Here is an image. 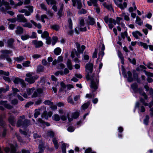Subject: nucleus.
Returning a JSON list of instances; mask_svg holds the SVG:
<instances>
[{
  "mask_svg": "<svg viewBox=\"0 0 153 153\" xmlns=\"http://www.w3.org/2000/svg\"><path fill=\"white\" fill-rule=\"evenodd\" d=\"M26 75L27 77L25 79V81L30 84L33 83L38 78L37 76L33 72L28 73Z\"/></svg>",
  "mask_w": 153,
  "mask_h": 153,
  "instance_id": "f257e3e1",
  "label": "nucleus"
},
{
  "mask_svg": "<svg viewBox=\"0 0 153 153\" xmlns=\"http://www.w3.org/2000/svg\"><path fill=\"white\" fill-rule=\"evenodd\" d=\"M30 124V120L25 119L24 116L22 115L19 118L17 125L18 126H22V127H25L28 126Z\"/></svg>",
  "mask_w": 153,
  "mask_h": 153,
  "instance_id": "f03ea898",
  "label": "nucleus"
},
{
  "mask_svg": "<svg viewBox=\"0 0 153 153\" xmlns=\"http://www.w3.org/2000/svg\"><path fill=\"white\" fill-rule=\"evenodd\" d=\"M27 94L25 93L23 95V97L25 98H30L28 96L30 95L32 93H33V94L31 97V98H34L36 97L37 96V92L35 91V88H28L27 89Z\"/></svg>",
  "mask_w": 153,
  "mask_h": 153,
  "instance_id": "7ed1b4c3",
  "label": "nucleus"
},
{
  "mask_svg": "<svg viewBox=\"0 0 153 153\" xmlns=\"http://www.w3.org/2000/svg\"><path fill=\"white\" fill-rule=\"evenodd\" d=\"M93 66V64L90 63L87 64L86 65V71L88 74V75L86 76L87 79H89L88 76L89 74L91 73L92 72Z\"/></svg>",
  "mask_w": 153,
  "mask_h": 153,
  "instance_id": "20e7f679",
  "label": "nucleus"
},
{
  "mask_svg": "<svg viewBox=\"0 0 153 153\" xmlns=\"http://www.w3.org/2000/svg\"><path fill=\"white\" fill-rule=\"evenodd\" d=\"M122 0H115L114 2L115 4L119 7L121 9H123L126 8L127 6V4L126 2H125L123 3L122 4H121Z\"/></svg>",
  "mask_w": 153,
  "mask_h": 153,
  "instance_id": "39448f33",
  "label": "nucleus"
},
{
  "mask_svg": "<svg viewBox=\"0 0 153 153\" xmlns=\"http://www.w3.org/2000/svg\"><path fill=\"white\" fill-rule=\"evenodd\" d=\"M98 81L99 80L97 79H94L93 80H91V87L92 89L94 90L97 89Z\"/></svg>",
  "mask_w": 153,
  "mask_h": 153,
  "instance_id": "423d86ee",
  "label": "nucleus"
},
{
  "mask_svg": "<svg viewBox=\"0 0 153 153\" xmlns=\"http://www.w3.org/2000/svg\"><path fill=\"white\" fill-rule=\"evenodd\" d=\"M68 28L70 30H68L67 33L68 35H71L73 34L74 31L71 30L72 28V23L71 19H70L68 20Z\"/></svg>",
  "mask_w": 153,
  "mask_h": 153,
  "instance_id": "0eeeda50",
  "label": "nucleus"
},
{
  "mask_svg": "<svg viewBox=\"0 0 153 153\" xmlns=\"http://www.w3.org/2000/svg\"><path fill=\"white\" fill-rule=\"evenodd\" d=\"M32 44L34 45L36 48H39L42 46L43 43L42 41H38L36 40H33Z\"/></svg>",
  "mask_w": 153,
  "mask_h": 153,
  "instance_id": "6e6552de",
  "label": "nucleus"
},
{
  "mask_svg": "<svg viewBox=\"0 0 153 153\" xmlns=\"http://www.w3.org/2000/svg\"><path fill=\"white\" fill-rule=\"evenodd\" d=\"M17 20L18 22H27V20L24 16L21 14L17 15Z\"/></svg>",
  "mask_w": 153,
  "mask_h": 153,
  "instance_id": "1a4fd4ad",
  "label": "nucleus"
},
{
  "mask_svg": "<svg viewBox=\"0 0 153 153\" xmlns=\"http://www.w3.org/2000/svg\"><path fill=\"white\" fill-rule=\"evenodd\" d=\"M76 45L77 49V51L79 53H82L85 48V47L84 45H82L81 48L80 44L78 43H76Z\"/></svg>",
  "mask_w": 153,
  "mask_h": 153,
  "instance_id": "9d476101",
  "label": "nucleus"
},
{
  "mask_svg": "<svg viewBox=\"0 0 153 153\" xmlns=\"http://www.w3.org/2000/svg\"><path fill=\"white\" fill-rule=\"evenodd\" d=\"M122 19V18L119 17H117L116 20L110 18L109 19V22L110 23H113L114 25H116V24H119L120 23V21Z\"/></svg>",
  "mask_w": 153,
  "mask_h": 153,
  "instance_id": "9b49d317",
  "label": "nucleus"
},
{
  "mask_svg": "<svg viewBox=\"0 0 153 153\" xmlns=\"http://www.w3.org/2000/svg\"><path fill=\"white\" fill-rule=\"evenodd\" d=\"M52 114V112L51 111H49L48 113L46 111H45L42 114V117H44L46 119H48L49 117L51 116Z\"/></svg>",
  "mask_w": 153,
  "mask_h": 153,
  "instance_id": "f8f14e48",
  "label": "nucleus"
},
{
  "mask_svg": "<svg viewBox=\"0 0 153 153\" xmlns=\"http://www.w3.org/2000/svg\"><path fill=\"white\" fill-rule=\"evenodd\" d=\"M7 101H0V104L3 105L5 108L11 109L12 108V106L8 104L7 103Z\"/></svg>",
  "mask_w": 153,
  "mask_h": 153,
  "instance_id": "ddd939ff",
  "label": "nucleus"
},
{
  "mask_svg": "<svg viewBox=\"0 0 153 153\" xmlns=\"http://www.w3.org/2000/svg\"><path fill=\"white\" fill-rule=\"evenodd\" d=\"M90 1H88L87 3L89 6H91L92 5V4L95 7H98V5L97 4V0H89Z\"/></svg>",
  "mask_w": 153,
  "mask_h": 153,
  "instance_id": "4468645a",
  "label": "nucleus"
},
{
  "mask_svg": "<svg viewBox=\"0 0 153 153\" xmlns=\"http://www.w3.org/2000/svg\"><path fill=\"white\" fill-rule=\"evenodd\" d=\"M132 34L134 37L136 39H138V36H142V34L141 33L137 30L132 32Z\"/></svg>",
  "mask_w": 153,
  "mask_h": 153,
  "instance_id": "2eb2a0df",
  "label": "nucleus"
},
{
  "mask_svg": "<svg viewBox=\"0 0 153 153\" xmlns=\"http://www.w3.org/2000/svg\"><path fill=\"white\" fill-rule=\"evenodd\" d=\"M23 32V28L22 27L19 26H18L17 27L15 31L16 33L18 35H20L22 34Z\"/></svg>",
  "mask_w": 153,
  "mask_h": 153,
  "instance_id": "dca6fc26",
  "label": "nucleus"
},
{
  "mask_svg": "<svg viewBox=\"0 0 153 153\" xmlns=\"http://www.w3.org/2000/svg\"><path fill=\"white\" fill-rule=\"evenodd\" d=\"M135 23L141 26L143 24V21L138 16L136 17V19L135 21Z\"/></svg>",
  "mask_w": 153,
  "mask_h": 153,
  "instance_id": "f3484780",
  "label": "nucleus"
},
{
  "mask_svg": "<svg viewBox=\"0 0 153 153\" xmlns=\"http://www.w3.org/2000/svg\"><path fill=\"white\" fill-rule=\"evenodd\" d=\"M73 3V5L74 6H75L76 5V3L77 2L78 4V8L80 9L81 8L82 4L81 2H79V1L78 2L77 0H72Z\"/></svg>",
  "mask_w": 153,
  "mask_h": 153,
  "instance_id": "a211bd4d",
  "label": "nucleus"
},
{
  "mask_svg": "<svg viewBox=\"0 0 153 153\" xmlns=\"http://www.w3.org/2000/svg\"><path fill=\"white\" fill-rule=\"evenodd\" d=\"M140 101L142 102L143 104L145 106H149L150 108L152 106H153V101H152L149 104H148L145 102L144 100L141 98H140Z\"/></svg>",
  "mask_w": 153,
  "mask_h": 153,
  "instance_id": "6ab92c4d",
  "label": "nucleus"
},
{
  "mask_svg": "<svg viewBox=\"0 0 153 153\" xmlns=\"http://www.w3.org/2000/svg\"><path fill=\"white\" fill-rule=\"evenodd\" d=\"M129 16V14L125 13H123L121 14V16L124 17V19L127 21H129L130 20Z\"/></svg>",
  "mask_w": 153,
  "mask_h": 153,
  "instance_id": "aec40b11",
  "label": "nucleus"
},
{
  "mask_svg": "<svg viewBox=\"0 0 153 153\" xmlns=\"http://www.w3.org/2000/svg\"><path fill=\"white\" fill-rule=\"evenodd\" d=\"M52 140L55 148L56 149H57L59 146L57 139L56 138H53L52 139Z\"/></svg>",
  "mask_w": 153,
  "mask_h": 153,
  "instance_id": "412c9836",
  "label": "nucleus"
},
{
  "mask_svg": "<svg viewBox=\"0 0 153 153\" xmlns=\"http://www.w3.org/2000/svg\"><path fill=\"white\" fill-rule=\"evenodd\" d=\"M61 49L59 48H56L54 51L55 54L56 55H59L61 53Z\"/></svg>",
  "mask_w": 153,
  "mask_h": 153,
  "instance_id": "4be33fe9",
  "label": "nucleus"
},
{
  "mask_svg": "<svg viewBox=\"0 0 153 153\" xmlns=\"http://www.w3.org/2000/svg\"><path fill=\"white\" fill-rule=\"evenodd\" d=\"M79 26L82 27L85 24L84 19L83 18H80L79 19Z\"/></svg>",
  "mask_w": 153,
  "mask_h": 153,
  "instance_id": "5701e85b",
  "label": "nucleus"
},
{
  "mask_svg": "<svg viewBox=\"0 0 153 153\" xmlns=\"http://www.w3.org/2000/svg\"><path fill=\"white\" fill-rule=\"evenodd\" d=\"M14 59L15 61L20 62L25 59V58L22 56H20L19 57L14 58Z\"/></svg>",
  "mask_w": 153,
  "mask_h": 153,
  "instance_id": "b1692460",
  "label": "nucleus"
},
{
  "mask_svg": "<svg viewBox=\"0 0 153 153\" xmlns=\"http://www.w3.org/2000/svg\"><path fill=\"white\" fill-rule=\"evenodd\" d=\"M30 22L31 23L33 24L35 26V27H37L38 28H41L42 26L40 24H37L33 20H31Z\"/></svg>",
  "mask_w": 153,
  "mask_h": 153,
  "instance_id": "393cba45",
  "label": "nucleus"
},
{
  "mask_svg": "<svg viewBox=\"0 0 153 153\" xmlns=\"http://www.w3.org/2000/svg\"><path fill=\"white\" fill-rule=\"evenodd\" d=\"M60 118L59 116L57 114H54L53 117V120L56 121H59L60 120Z\"/></svg>",
  "mask_w": 153,
  "mask_h": 153,
  "instance_id": "a878e982",
  "label": "nucleus"
},
{
  "mask_svg": "<svg viewBox=\"0 0 153 153\" xmlns=\"http://www.w3.org/2000/svg\"><path fill=\"white\" fill-rule=\"evenodd\" d=\"M88 23L89 24L91 25H93L95 23L94 19L93 18L88 17Z\"/></svg>",
  "mask_w": 153,
  "mask_h": 153,
  "instance_id": "bb28decb",
  "label": "nucleus"
},
{
  "mask_svg": "<svg viewBox=\"0 0 153 153\" xmlns=\"http://www.w3.org/2000/svg\"><path fill=\"white\" fill-rule=\"evenodd\" d=\"M138 44L139 45L143 47L144 49H147L148 48V46L146 43L140 42H139Z\"/></svg>",
  "mask_w": 153,
  "mask_h": 153,
  "instance_id": "cd10ccee",
  "label": "nucleus"
},
{
  "mask_svg": "<svg viewBox=\"0 0 153 153\" xmlns=\"http://www.w3.org/2000/svg\"><path fill=\"white\" fill-rule=\"evenodd\" d=\"M22 25L23 27H27L30 28H31L32 27V25L31 24L30 22H25V23L24 24H22Z\"/></svg>",
  "mask_w": 153,
  "mask_h": 153,
  "instance_id": "c85d7f7f",
  "label": "nucleus"
},
{
  "mask_svg": "<svg viewBox=\"0 0 153 153\" xmlns=\"http://www.w3.org/2000/svg\"><path fill=\"white\" fill-rule=\"evenodd\" d=\"M41 37L43 38H47L49 37V34L48 32L46 31H44L41 35Z\"/></svg>",
  "mask_w": 153,
  "mask_h": 153,
  "instance_id": "c756f323",
  "label": "nucleus"
},
{
  "mask_svg": "<svg viewBox=\"0 0 153 153\" xmlns=\"http://www.w3.org/2000/svg\"><path fill=\"white\" fill-rule=\"evenodd\" d=\"M14 40L13 39H8L7 42V45L10 47H11Z\"/></svg>",
  "mask_w": 153,
  "mask_h": 153,
  "instance_id": "7c9ffc66",
  "label": "nucleus"
},
{
  "mask_svg": "<svg viewBox=\"0 0 153 153\" xmlns=\"http://www.w3.org/2000/svg\"><path fill=\"white\" fill-rule=\"evenodd\" d=\"M9 122L12 125H14L15 124V119L13 117H10L9 119Z\"/></svg>",
  "mask_w": 153,
  "mask_h": 153,
  "instance_id": "2f4dec72",
  "label": "nucleus"
},
{
  "mask_svg": "<svg viewBox=\"0 0 153 153\" xmlns=\"http://www.w3.org/2000/svg\"><path fill=\"white\" fill-rule=\"evenodd\" d=\"M67 67L69 69L71 70L72 69V66L71 64V62L70 60L68 59L67 63Z\"/></svg>",
  "mask_w": 153,
  "mask_h": 153,
  "instance_id": "473e14b6",
  "label": "nucleus"
},
{
  "mask_svg": "<svg viewBox=\"0 0 153 153\" xmlns=\"http://www.w3.org/2000/svg\"><path fill=\"white\" fill-rule=\"evenodd\" d=\"M30 62L29 61H27L25 62L22 63V65L23 66L25 67H28L30 66Z\"/></svg>",
  "mask_w": 153,
  "mask_h": 153,
  "instance_id": "72a5a7b5",
  "label": "nucleus"
},
{
  "mask_svg": "<svg viewBox=\"0 0 153 153\" xmlns=\"http://www.w3.org/2000/svg\"><path fill=\"white\" fill-rule=\"evenodd\" d=\"M51 28L57 31L59 29V27L58 25H55L51 26Z\"/></svg>",
  "mask_w": 153,
  "mask_h": 153,
  "instance_id": "f704fd0d",
  "label": "nucleus"
},
{
  "mask_svg": "<svg viewBox=\"0 0 153 153\" xmlns=\"http://www.w3.org/2000/svg\"><path fill=\"white\" fill-rule=\"evenodd\" d=\"M63 7V4H62L61 5V8L58 11L57 13V14L59 16V17H60L62 15V8Z\"/></svg>",
  "mask_w": 153,
  "mask_h": 153,
  "instance_id": "c9c22d12",
  "label": "nucleus"
},
{
  "mask_svg": "<svg viewBox=\"0 0 153 153\" xmlns=\"http://www.w3.org/2000/svg\"><path fill=\"white\" fill-rule=\"evenodd\" d=\"M121 37L122 39H124L125 37H126L128 36L127 33L126 31H125L124 32L121 33Z\"/></svg>",
  "mask_w": 153,
  "mask_h": 153,
  "instance_id": "e433bc0d",
  "label": "nucleus"
},
{
  "mask_svg": "<svg viewBox=\"0 0 153 153\" xmlns=\"http://www.w3.org/2000/svg\"><path fill=\"white\" fill-rule=\"evenodd\" d=\"M67 101L69 103H70L72 105L74 104V102L73 101L72 97L71 96L69 97L68 98Z\"/></svg>",
  "mask_w": 153,
  "mask_h": 153,
  "instance_id": "4c0bfd02",
  "label": "nucleus"
},
{
  "mask_svg": "<svg viewBox=\"0 0 153 153\" xmlns=\"http://www.w3.org/2000/svg\"><path fill=\"white\" fill-rule=\"evenodd\" d=\"M90 104V102H87V103H84L82 105V108L84 109H86Z\"/></svg>",
  "mask_w": 153,
  "mask_h": 153,
  "instance_id": "58836bf2",
  "label": "nucleus"
},
{
  "mask_svg": "<svg viewBox=\"0 0 153 153\" xmlns=\"http://www.w3.org/2000/svg\"><path fill=\"white\" fill-rule=\"evenodd\" d=\"M149 117L148 115H146V116L145 119L144 120V123L146 125H147L149 123Z\"/></svg>",
  "mask_w": 153,
  "mask_h": 153,
  "instance_id": "ea45409f",
  "label": "nucleus"
},
{
  "mask_svg": "<svg viewBox=\"0 0 153 153\" xmlns=\"http://www.w3.org/2000/svg\"><path fill=\"white\" fill-rule=\"evenodd\" d=\"M22 79H20L19 78H15L13 80V82L15 84H17L19 83H20L22 80Z\"/></svg>",
  "mask_w": 153,
  "mask_h": 153,
  "instance_id": "a19ab883",
  "label": "nucleus"
},
{
  "mask_svg": "<svg viewBox=\"0 0 153 153\" xmlns=\"http://www.w3.org/2000/svg\"><path fill=\"white\" fill-rule=\"evenodd\" d=\"M30 38L29 36L28 35H22L21 36V39L23 40H26Z\"/></svg>",
  "mask_w": 153,
  "mask_h": 153,
  "instance_id": "79ce46f5",
  "label": "nucleus"
},
{
  "mask_svg": "<svg viewBox=\"0 0 153 153\" xmlns=\"http://www.w3.org/2000/svg\"><path fill=\"white\" fill-rule=\"evenodd\" d=\"M9 89V87L7 86L6 89L3 88H1L0 89V94L2 92H5L7 91H8Z\"/></svg>",
  "mask_w": 153,
  "mask_h": 153,
  "instance_id": "37998d69",
  "label": "nucleus"
},
{
  "mask_svg": "<svg viewBox=\"0 0 153 153\" xmlns=\"http://www.w3.org/2000/svg\"><path fill=\"white\" fill-rule=\"evenodd\" d=\"M118 56L121 59V63L123 64L124 63V58L122 54L120 53H118Z\"/></svg>",
  "mask_w": 153,
  "mask_h": 153,
  "instance_id": "c03bdc74",
  "label": "nucleus"
},
{
  "mask_svg": "<svg viewBox=\"0 0 153 153\" xmlns=\"http://www.w3.org/2000/svg\"><path fill=\"white\" fill-rule=\"evenodd\" d=\"M44 67L41 65H39L37 67V71L38 72H42L44 70Z\"/></svg>",
  "mask_w": 153,
  "mask_h": 153,
  "instance_id": "a18cd8bd",
  "label": "nucleus"
},
{
  "mask_svg": "<svg viewBox=\"0 0 153 153\" xmlns=\"http://www.w3.org/2000/svg\"><path fill=\"white\" fill-rule=\"evenodd\" d=\"M40 110H35V113L34 114V116L35 118L37 117L38 115L40 114Z\"/></svg>",
  "mask_w": 153,
  "mask_h": 153,
  "instance_id": "49530a36",
  "label": "nucleus"
},
{
  "mask_svg": "<svg viewBox=\"0 0 153 153\" xmlns=\"http://www.w3.org/2000/svg\"><path fill=\"white\" fill-rule=\"evenodd\" d=\"M127 73L128 76V80L129 82H131L133 80L131 78V77L132 75L130 71H128V72Z\"/></svg>",
  "mask_w": 153,
  "mask_h": 153,
  "instance_id": "de8ad7c7",
  "label": "nucleus"
},
{
  "mask_svg": "<svg viewBox=\"0 0 153 153\" xmlns=\"http://www.w3.org/2000/svg\"><path fill=\"white\" fill-rule=\"evenodd\" d=\"M39 151L38 153H43V150L44 149V146L43 145H40L39 146Z\"/></svg>",
  "mask_w": 153,
  "mask_h": 153,
  "instance_id": "09e8293b",
  "label": "nucleus"
},
{
  "mask_svg": "<svg viewBox=\"0 0 153 153\" xmlns=\"http://www.w3.org/2000/svg\"><path fill=\"white\" fill-rule=\"evenodd\" d=\"M58 40V38L56 36H54L53 37V40L52 41V45H54L57 42Z\"/></svg>",
  "mask_w": 153,
  "mask_h": 153,
  "instance_id": "8fccbe9b",
  "label": "nucleus"
},
{
  "mask_svg": "<svg viewBox=\"0 0 153 153\" xmlns=\"http://www.w3.org/2000/svg\"><path fill=\"white\" fill-rule=\"evenodd\" d=\"M45 18L47 19L48 18L47 16L45 15H41V16L40 20L42 21L43 22L45 23V21L44 20V19H45Z\"/></svg>",
  "mask_w": 153,
  "mask_h": 153,
  "instance_id": "3c124183",
  "label": "nucleus"
},
{
  "mask_svg": "<svg viewBox=\"0 0 153 153\" xmlns=\"http://www.w3.org/2000/svg\"><path fill=\"white\" fill-rule=\"evenodd\" d=\"M1 52L3 54H10L11 53V51L7 50H4L1 51Z\"/></svg>",
  "mask_w": 153,
  "mask_h": 153,
  "instance_id": "603ef678",
  "label": "nucleus"
},
{
  "mask_svg": "<svg viewBox=\"0 0 153 153\" xmlns=\"http://www.w3.org/2000/svg\"><path fill=\"white\" fill-rule=\"evenodd\" d=\"M47 4H54L56 2L53 0H46Z\"/></svg>",
  "mask_w": 153,
  "mask_h": 153,
  "instance_id": "864d4df0",
  "label": "nucleus"
},
{
  "mask_svg": "<svg viewBox=\"0 0 153 153\" xmlns=\"http://www.w3.org/2000/svg\"><path fill=\"white\" fill-rule=\"evenodd\" d=\"M144 71L145 74L147 76L153 77V73L147 72L145 71Z\"/></svg>",
  "mask_w": 153,
  "mask_h": 153,
  "instance_id": "5fc2aeb1",
  "label": "nucleus"
},
{
  "mask_svg": "<svg viewBox=\"0 0 153 153\" xmlns=\"http://www.w3.org/2000/svg\"><path fill=\"white\" fill-rule=\"evenodd\" d=\"M9 73L8 72H5L2 70H0V74H3L5 75L8 76L9 75Z\"/></svg>",
  "mask_w": 153,
  "mask_h": 153,
  "instance_id": "6e6d98bb",
  "label": "nucleus"
},
{
  "mask_svg": "<svg viewBox=\"0 0 153 153\" xmlns=\"http://www.w3.org/2000/svg\"><path fill=\"white\" fill-rule=\"evenodd\" d=\"M79 115V114L78 112H75L72 114V117L74 118H77Z\"/></svg>",
  "mask_w": 153,
  "mask_h": 153,
  "instance_id": "4d7b16f0",
  "label": "nucleus"
},
{
  "mask_svg": "<svg viewBox=\"0 0 153 153\" xmlns=\"http://www.w3.org/2000/svg\"><path fill=\"white\" fill-rule=\"evenodd\" d=\"M86 10L84 9H82L78 12V14H85L86 13Z\"/></svg>",
  "mask_w": 153,
  "mask_h": 153,
  "instance_id": "13d9d810",
  "label": "nucleus"
},
{
  "mask_svg": "<svg viewBox=\"0 0 153 153\" xmlns=\"http://www.w3.org/2000/svg\"><path fill=\"white\" fill-rule=\"evenodd\" d=\"M74 128L72 126H70L67 129L68 131L70 132H72L74 130Z\"/></svg>",
  "mask_w": 153,
  "mask_h": 153,
  "instance_id": "bf43d9fd",
  "label": "nucleus"
},
{
  "mask_svg": "<svg viewBox=\"0 0 153 153\" xmlns=\"http://www.w3.org/2000/svg\"><path fill=\"white\" fill-rule=\"evenodd\" d=\"M104 19L105 22L106 23H108L109 22V19L108 17L107 16H105L104 18Z\"/></svg>",
  "mask_w": 153,
  "mask_h": 153,
  "instance_id": "052dcab7",
  "label": "nucleus"
},
{
  "mask_svg": "<svg viewBox=\"0 0 153 153\" xmlns=\"http://www.w3.org/2000/svg\"><path fill=\"white\" fill-rule=\"evenodd\" d=\"M47 134L49 136L51 137H53L54 136V133L52 131H48Z\"/></svg>",
  "mask_w": 153,
  "mask_h": 153,
  "instance_id": "680f3d73",
  "label": "nucleus"
},
{
  "mask_svg": "<svg viewBox=\"0 0 153 153\" xmlns=\"http://www.w3.org/2000/svg\"><path fill=\"white\" fill-rule=\"evenodd\" d=\"M46 43L48 45H50L51 42V39L50 37H48L46 38Z\"/></svg>",
  "mask_w": 153,
  "mask_h": 153,
  "instance_id": "e2e57ef3",
  "label": "nucleus"
},
{
  "mask_svg": "<svg viewBox=\"0 0 153 153\" xmlns=\"http://www.w3.org/2000/svg\"><path fill=\"white\" fill-rule=\"evenodd\" d=\"M56 4H51V5H52V9L55 12H56L57 11V6L56 5Z\"/></svg>",
  "mask_w": 153,
  "mask_h": 153,
  "instance_id": "0e129e2a",
  "label": "nucleus"
},
{
  "mask_svg": "<svg viewBox=\"0 0 153 153\" xmlns=\"http://www.w3.org/2000/svg\"><path fill=\"white\" fill-rule=\"evenodd\" d=\"M131 87L134 91H135L137 87V85L136 84H134L131 85Z\"/></svg>",
  "mask_w": 153,
  "mask_h": 153,
  "instance_id": "69168bd1",
  "label": "nucleus"
},
{
  "mask_svg": "<svg viewBox=\"0 0 153 153\" xmlns=\"http://www.w3.org/2000/svg\"><path fill=\"white\" fill-rule=\"evenodd\" d=\"M40 6L41 8L42 9H43L45 10H47V8L45 6V5L43 4H40Z\"/></svg>",
  "mask_w": 153,
  "mask_h": 153,
  "instance_id": "338daca9",
  "label": "nucleus"
},
{
  "mask_svg": "<svg viewBox=\"0 0 153 153\" xmlns=\"http://www.w3.org/2000/svg\"><path fill=\"white\" fill-rule=\"evenodd\" d=\"M92 151L91 149V148H88L85 150L84 153H91Z\"/></svg>",
  "mask_w": 153,
  "mask_h": 153,
  "instance_id": "774afa93",
  "label": "nucleus"
}]
</instances>
